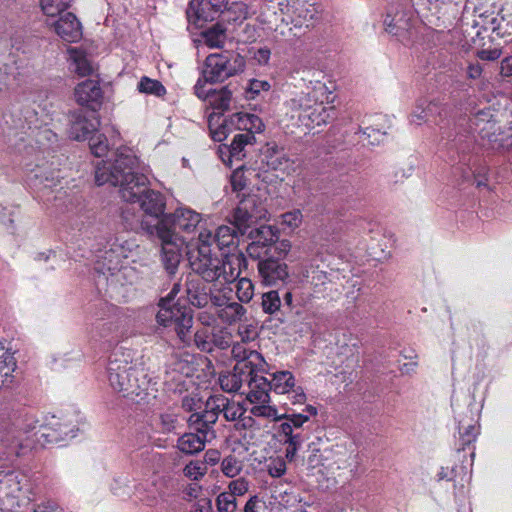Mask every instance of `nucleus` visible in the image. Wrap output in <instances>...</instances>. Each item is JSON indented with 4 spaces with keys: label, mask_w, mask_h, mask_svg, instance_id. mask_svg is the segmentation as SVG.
I'll use <instances>...</instances> for the list:
<instances>
[{
    "label": "nucleus",
    "mask_w": 512,
    "mask_h": 512,
    "mask_svg": "<svg viewBox=\"0 0 512 512\" xmlns=\"http://www.w3.org/2000/svg\"><path fill=\"white\" fill-rule=\"evenodd\" d=\"M315 71L303 61H296L290 71V120L293 125L310 131L331 122L336 114L335 96L322 81L314 79Z\"/></svg>",
    "instance_id": "1"
},
{
    "label": "nucleus",
    "mask_w": 512,
    "mask_h": 512,
    "mask_svg": "<svg viewBox=\"0 0 512 512\" xmlns=\"http://www.w3.org/2000/svg\"><path fill=\"white\" fill-rule=\"evenodd\" d=\"M137 159L130 152H120L114 162L101 161L96 164L95 181L101 186L111 184L120 187L123 200L131 203L139 202L146 193L148 179L135 172Z\"/></svg>",
    "instance_id": "2"
},
{
    "label": "nucleus",
    "mask_w": 512,
    "mask_h": 512,
    "mask_svg": "<svg viewBox=\"0 0 512 512\" xmlns=\"http://www.w3.org/2000/svg\"><path fill=\"white\" fill-rule=\"evenodd\" d=\"M192 271L206 282L223 281L232 283L241 274V266L246 263L242 255L221 258L212 249L196 241L195 247L188 252Z\"/></svg>",
    "instance_id": "3"
},
{
    "label": "nucleus",
    "mask_w": 512,
    "mask_h": 512,
    "mask_svg": "<svg viewBox=\"0 0 512 512\" xmlns=\"http://www.w3.org/2000/svg\"><path fill=\"white\" fill-rule=\"evenodd\" d=\"M139 254L140 247L134 240L115 242L101 256L102 261L98 262L97 269L106 276L107 282L122 283L132 271V268L122 264V259H131L132 262H135V257Z\"/></svg>",
    "instance_id": "4"
},
{
    "label": "nucleus",
    "mask_w": 512,
    "mask_h": 512,
    "mask_svg": "<svg viewBox=\"0 0 512 512\" xmlns=\"http://www.w3.org/2000/svg\"><path fill=\"white\" fill-rule=\"evenodd\" d=\"M107 373L108 381L114 391L124 395H139L138 370L123 354L114 353L110 357Z\"/></svg>",
    "instance_id": "5"
},
{
    "label": "nucleus",
    "mask_w": 512,
    "mask_h": 512,
    "mask_svg": "<svg viewBox=\"0 0 512 512\" xmlns=\"http://www.w3.org/2000/svg\"><path fill=\"white\" fill-rule=\"evenodd\" d=\"M159 307L156 315L157 322L164 327H173L179 340L184 345L189 344L193 325L191 310L179 304H168L167 299H161Z\"/></svg>",
    "instance_id": "6"
},
{
    "label": "nucleus",
    "mask_w": 512,
    "mask_h": 512,
    "mask_svg": "<svg viewBox=\"0 0 512 512\" xmlns=\"http://www.w3.org/2000/svg\"><path fill=\"white\" fill-rule=\"evenodd\" d=\"M244 58L240 55L228 56L224 54H211L206 58L202 72V83L221 82L243 71Z\"/></svg>",
    "instance_id": "7"
},
{
    "label": "nucleus",
    "mask_w": 512,
    "mask_h": 512,
    "mask_svg": "<svg viewBox=\"0 0 512 512\" xmlns=\"http://www.w3.org/2000/svg\"><path fill=\"white\" fill-rule=\"evenodd\" d=\"M264 366V358L262 356H257L256 354H252L250 361L236 363L232 371L219 376L221 389L227 393H241L243 384L248 383L253 371H263Z\"/></svg>",
    "instance_id": "8"
},
{
    "label": "nucleus",
    "mask_w": 512,
    "mask_h": 512,
    "mask_svg": "<svg viewBox=\"0 0 512 512\" xmlns=\"http://www.w3.org/2000/svg\"><path fill=\"white\" fill-rule=\"evenodd\" d=\"M350 453L343 446L336 445L323 452L316 450L308 458V466L312 469L319 468L321 474L334 476L336 472L349 466Z\"/></svg>",
    "instance_id": "9"
},
{
    "label": "nucleus",
    "mask_w": 512,
    "mask_h": 512,
    "mask_svg": "<svg viewBox=\"0 0 512 512\" xmlns=\"http://www.w3.org/2000/svg\"><path fill=\"white\" fill-rule=\"evenodd\" d=\"M162 225H164L167 230L175 231L178 235L179 233L190 235L195 232L197 228H199V232L203 228H207L202 215L187 207H180L172 214L165 215L156 224V226Z\"/></svg>",
    "instance_id": "10"
},
{
    "label": "nucleus",
    "mask_w": 512,
    "mask_h": 512,
    "mask_svg": "<svg viewBox=\"0 0 512 512\" xmlns=\"http://www.w3.org/2000/svg\"><path fill=\"white\" fill-rule=\"evenodd\" d=\"M155 228L157 236L161 241L164 267L169 274H174L181 260L184 240L175 231L167 230L164 225L156 226Z\"/></svg>",
    "instance_id": "11"
},
{
    "label": "nucleus",
    "mask_w": 512,
    "mask_h": 512,
    "mask_svg": "<svg viewBox=\"0 0 512 512\" xmlns=\"http://www.w3.org/2000/svg\"><path fill=\"white\" fill-rule=\"evenodd\" d=\"M211 304L217 318L225 325L240 323L246 318V308L241 303L232 301L226 292L211 295Z\"/></svg>",
    "instance_id": "12"
},
{
    "label": "nucleus",
    "mask_w": 512,
    "mask_h": 512,
    "mask_svg": "<svg viewBox=\"0 0 512 512\" xmlns=\"http://www.w3.org/2000/svg\"><path fill=\"white\" fill-rule=\"evenodd\" d=\"M413 13L401 7L391 8L385 18L384 27L386 32L394 35L402 41L409 40L413 27Z\"/></svg>",
    "instance_id": "13"
},
{
    "label": "nucleus",
    "mask_w": 512,
    "mask_h": 512,
    "mask_svg": "<svg viewBox=\"0 0 512 512\" xmlns=\"http://www.w3.org/2000/svg\"><path fill=\"white\" fill-rule=\"evenodd\" d=\"M290 7V24L295 28H310L323 12L316 0H293Z\"/></svg>",
    "instance_id": "14"
},
{
    "label": "nucleus",
    "mask_w": 512,
    "mask_h": 512,
    "mask_svg": "<svg viewBox=\"0 0 512 512\" xmlns=\"http://www.w3.org/2000/svg\"><path fill=\"white\" fill-rule=\"evenodd\" d=\"M490 108L478 111L471 119V128L490 144L496 137V133L500 131L501 126L499 120Z\"/></svg>",
    "instance_id": "15"
},
{
    "label": "nucleus",
    "mask_w": 512,
    "mask_h": 512,
    "mask_svg": "<svg viewBox=\"0 0 512 512\" xmlns=\"http://www.w3.org/2000/svg\"><path fill=\"white\" fill-rule=\"evenodd\" d=\"M74 98L79 105L96 111L102 104L103 91L98 81L88 79L75 87Z\"/></svg>",
    "instance_id": "16"
},
{
    "label": "nucleus",
    "mask_w": 512,
    "mask_h": 512,
    "mask_svg": "<svg viewBox=\"0 0 512 512\" xmlns=\"http://www.w3.org/2000/svg\"><path fill=\"white\" fill-rule=\"evenodd\" d=\"M46 24L52 27L56 34L66 42H76L82 37L81 24L71 12H66L57 20H46Z\"/></svg>",
    "instance_id": "17"
},
{
    "label": "nucleus",
    "mask_w": 512,
    "mask_h": 512,
    "mask_svg": "<svg viewBox=\"0 0 512 512\" xmlns=\"http://www.w3.org/2000/svg\"><path fill=\"white\" fill-rule=\"evenodd\" d=\"M443 111L442 106L434 101L427 99H420L416 102L412 112L409 116V122L414 125H422L424 123L435 121L438 116H441Z\"/></svg>",
    "instance_id": "18"
},
{
    "label": "nucleus",
    "mask_w": 512,
    "mask_h": 512,
    "mask_svg": "<svg viewBox=\"0 0 512 512\" xmlns=\"http://www.w3.org/2000/svg\"><path fill=\"white\" fill-rule=\"evenodd\" d=\"M195 93L199 98L205 100L215 111L221 112L229 108L231 92L227 88L206 90L202 80L199 79L195 85Z\"/></svg>",
    "instance_id": "19"
},
{
    "label": "nucleus",
    "mask_w": 512,
    "mask_h": 512,
    "mask_svg": "<svg viewBox=\"0 0 512 512\" xmlns=\"http://www.w3.org/2000/svg\"><path fill=\"white\" fill-rule=\"evenodd\" d=\"M260 372L253 371L247 383V390L241 392V394L246 395V399L251 403L264 404L269 401V381L260 375Z\"/></svg>",
    "instance_id": "20"
},
{
    "label": "nucleus",
    "mask_w": 512,
    "mask_h": 512,
    "mask_svg": "<svg viewBox=\"0 0 512 512\" xmlns=\"http://www.w3.org/2000/svg\"><path fill=\"white\" fill-rule=\"evenodd\" d=\"M196 241L207 245L209 248L216 243L219 249H223L234 244V231L228 226L218 227L215 233L211 228H203L199 232Z\"/></svg>",
    "instance_id": "21"
},
{
    "label": "nucleus",
    "mask_w": 512,
    "mask_h": 512,
    "mask_svg": "<svg viewBox=\"0 0 512 512\" xmlns=\"http://www.w3.org/2000/svg\"><path fill=\"white\" fill-rule=\"evenodd\" d=\"M190 375V367L183 360H174L165 373V385L169 390L182 391L185 379Z\"/></svg>",
    "instance_id": "22"
},
{
    "label": "nucleus",
    "mask_w": 512,
    "mask_h": 512,
    "mask_svg": "<svg viewBox=\"0 0 512 512\" xmlns=\"http://www.w3.org/2000/svg\"><path fill=\"white\" fill-rule=\"evenodd\" d=\"M258 270L267 284L275 285L278 281L285 283L288 277L287 265L275 259H267L258 263Z\"/></svg>",
    "instance_id": "23"
},
{
    "label": "nucleus",
    "mask_w": 512,
    "mask_h": 512,
    "mask_svg": "<svg viewBox=\"0 0 512 512\" xmlns=\"http://www.w3.org/2000/svg\"><path fill=\"white\" fill-rule=\"evenodd\" d=\"M229 123L237 130L246 131V133H260L264 129L262 120L254 114L249 113H235L231 116Z\"/></svg>",
    "instance_id": "24"
},
{
    "label": "nucleus",
    "mask_w": 512,
    "mask_h": 512,
    "mask_svg": "<svg viewBox=\"0 0 512 512\" xmlns=\"http://www.w3.org/2000/svg\"><path fill=\"white\" fill-rule=\"evenodd\" d=\"M70 68L79 77L93 74L95 67L86 52L80 48L68 49Z\"/></svg>",
    "instance_id": "25"
},
{
    "label": "nucleus",
    "mask_w": 512,
    "mask_h": 512,
    "mask_svg": "<svg viewBox=\"0 0 512 512\" xmlns=\"http://www.w3.org/2000/svg\"><path fill=\"white\" fill-rule=\"evenodd\" d=\"M37 423L38 421L34 417H30L25 427L13 431L10 446L17 455H20L22 450L31 448L33 441L29 433L37 427Z\"/></svg>",
    "instance_id": "26"
},
{
    "label": "nucleus",
    "mask_w": 512,
    "mask_h": 512,
    "mask_svg": "<svg viewBox=\"0 0 512 512\" xmlns=\"http://www.w3.org/2000/svg\"><path fill=\"white\" fill-rule=\"evenodd\" d=\"M141 209L149 216L158 218L165 209L164 196L157 191L147 190L139 201Z\"/></svg>",
    "instance_id": "27"
},
{
    "label": "nucleus",
    "mask_w": 512,
    "mask_h": 512,
    "mask_svg": "<svg viewBox=\"0 0 512 512\" xmlns=\"http://www.w3.org/2000/svg\"><path fill=\"white\" fill-rule=\"evenodd\" d=\"M174 491L172 482L163 478L155 483V493L148 494L143 501L150 507L157 506L160 503H168L174 495Z\"/></svg>",
    "instance_id": "28"
},
{
    "label": "nucleus",
    "mask_w": 512,
    "mask_h": 512,
    "mask_svg": "<svg viewBox=\"0 0 512 512\" xmlns=\"http://www.w3.org/2000/svg\"><path fill=\"white\" fill-rule=\"evenodd\" d=\"M268 507L270 512H287L288 488L285 484H271Z\"/></svg>",
    "instance_id": "29"
},
{
    "label": "nucleus",
    "mask_w": 512,
    "mask_h": 512,
    "mask_svg": "<svg viewBox=\"0 0 512 512\" xmlns=\"http://www.w3.org/2000/svg\"><path fill=\"white\" fill-rule=\"evenodd\" d=\"M208 441L206 435L195 434L194 432L185 433L177 442L178 449L185 454H195L205 448Z\"/></svg>",
    "instance_id": "30"
},
{
    "label": "nucleus",
    "mask_w": 512,
    "mask_h": 512,
    "mask_svg": "<svg viewBox=\"0 0 512 512\" xmlns=\"http://www.w3.org/2000/svg\"><path fill=\"white\" fill-rule=\"evenodd\" d=\"M17 362L14 356L6 351L0 354V389L10 387L14 382V371Z\"/></svg>",
    "instance_id": "31"
},
{
    "label": "nucleus",
    "mask_w": 512,
    "mask_h": 512,
    "mask_svg": "<svg viewBox=\"0 0 512 512\" xmlns=\"http://www.w3.org/2000/svg\"><path fill=\"white\" fill-rule=\"evenodd\" d=\"M95 130L96 125L92 121L81 115H76L71 123L70 136L77 141L86 140L93 135Z\"/></svg>",
    "instance_id": "32"
},
{
    "label": "nucleus",
    "mask_w": 512,
    "mask_h": 512,
    "mask_svg": "<svg viewBox=\"0 0 512 512\" xmlns=\"http://www.w3.org/2000/svg\"><path fill=\"white\" fill-rule=\"evenodd\" d=\"M202 39L209 48H221L226 41V29L220 24H215L202 33Z\"/></svg>",
    "instance_id": "33"
},
{
    "label": "nucleus",
    "mask_w": 512,
    "mask_h": 512,
    "mask_svg": "<svg viewBox=\"0 0 512 512\" xmlns=\"http://www.w3.org/2000/svg\"><path fill=\"white\" fill-rule=\"evenodd\" d=\"M72 0H41L40 5L47 20L52 21L70 6Z\"/></svg>",
    "instance_id": "34"
},
{
    "label": "nucleus",
    "mask_w": 512,
    "mask_h": 512,
    "mask_svg": "<svg viewBox=\"0 0 512 512\" xmlns=\"http://www.w3.org/2000/svg\"><path fill=\"white\" fill-rule=\"evenodd\" d=\"M287 458L288 448H286L281 455L269 457L266 463L268 474L273 478H280L285 475L287 471Z\"/></svg>",
    "instance_id": "35"
},
{
    "label": "nucleus",
    "mask_w": 512,
    "mask_h": 512,
    "mask_svg": "<svg viewBox=\"0 0 512 512\" xmlns=\"http://www.w3.org/2000/svg\"><path fill=\"white\" fill-rule=\"evenodd\" d=\"M247 205L248 203H239L233 215L234 225L242 234L246 232L247 228L257 221L255 218L250 217L246 208Z\"/></svg>",
    "instance_id": "36"
},
{
    "label": "nucleus",
    "mask_w": 512,
    "mask_h": 512,
    "mask_svg": "<svg viewBox=\"0 0 512 512\" xmlns=\"http://www.w3.org/2000/svg\"><path fill=\"white\" fill-rule=\"evenodd\" d=\"M220 468L226 477L234 478L241 473L243 462L234 455H228L222 459Z\"/></svg>",
    "instance_id": "37"
},
{
    "label": "nucleus",
    "mask_w": 512,
    "mask_h": 512,
    "mask_svg": "<svg viewBox=\"0 0 512 512\" xmlns=\"http://www.w3.org/2000/svg\"><path fill=\"white\" fill-rule=\"evenodd\" d=\"M187 295L190 303L198 308L205 307L209 300L211 301V296H209L205 289H199L195 287L192 282L187 286Z\"/></svg>",
    "instance_id": "38"
},
{
    "label": "nucleus",
    "mask_w": 512,
    "mask_h": 512,
    "mask_svg": "<svg viewBox=\"0 0 512 512\" xmlns=\"http://www.w3.org/2000/svg\"><path fill=\"white\" fill-rule=\"evenodd\" d=\"M138 90L142 93L161 97L166 94L165 87L158 80L142 77L138 83Z\"/></svg>",
    "instance_id": "39"
},
{
    "label": "nucleus",
    "mask_w": 512,
    "mask_h": 512,
    "mask_svg": "<svg viewBox=\"0 0 512 512\" xmlns=\"http://www.w3.org/2000/svg\"><path fill=\"white\" fill-rule=\"evenodd\" d=\"M188 425L190 429L194 430L195 434L206 435V438L209 439V436L214 437V431L208 426V424L204 423L202 417H200V412L192 413L188 418Z\"/></svg>",
    "instance_id": "40"
},
{
    "label": "nucleus",
    "mask_w": 512,
    "mask_h": 512,
    "mask_svg": "<svg viewBox=\"0 0 512 512\" xmlns=\"http://www.w3.org/2000/svg\"><path fill=\"white\" fill-rule=\"evenodd\" d=\"M459 433L463 445L471 444L473 441H475L477 435L479 434V426L477 425V421H474L473 423H465L461 420L459 422Z\"/></svg>",
    "instance_id": "41"
},
{
    "label": "nucleus",
    "mask_w": 512,
    "mask_h": 512,
    "mask_svg": "<svg viewBox=\"0 0 512 512\" xmlns=\"http://www.w3.org/2000/svg\"><path fill=\"white\" fill-rule=\"evenodd\" d=\"M236 295L241 303H248L254 295V286L250 279L243 277L237 278Z\"/></svg>",
    "instance_id": "42"
},
{
    "label": "nucleus",
    "mask_w": 512,
    "mask_h": 512,
    "mask_svg": "<svg viewBox=\"0 0 512 512\" xmlns=\"http://www.w3.org/2000/svg\"><path fill=\"white\" fill-rule=\"evenodd\" d=\"M254 141L255 136L251 133H239L235 135L230 145L231 156L238 157L244 147L248 144H252Z\"/></svg>",
    "instance_id": "43"
},
{
    "label": "nucleus",
    "mask_w": 512,
    "mask_h": 512,
    "mask_svg": "<svg viewBox=\"0 0 512 512\" xmlns=\"http://www.w3.org/2000/svg\"><path fill=\"white\" fill-rule=\"evenodd\" d=\"M251 414L256 417L271 418L275 421L285 419L287 416L286 412L279 414L275 407L265 405V403L252 407Z\"/></svg>",
    "instance_id": "44"
},
{
    "label": "nucleus",
    "mask_w": 512,
    "mask_h": 512,
    "mask_svg": "<svg viewBox=\"0 0 512 512\" xmlns=\"http://www.w3.org/2000/svg\"><path fill=\"white\" fill-rule=\"evenodd\" d=\"M88 140L91 152L96 157H101L106 154L108 150V143L105 135L96 133L93 134Z\"/></svg>",
    "instance_id": "45"
},
{
    "label": "nucleus",
    "mask_w": 512,
    "mask_h": 512,
    "mask_svg": "<svg viewBox=\"0 0 512 512\" xmlns=\"http://www.w3.org/2000/svg\"><path fill=\"white\" fill-rule=\"evenodd\" d=\"M218 512H235L237 509L236 498L228 493L222 492L216 498Z\"/></svg>",
    "instance_id": "46"
},
{
    "label": "nucleus",
    "mask_w": 512,
    "mask_h": 512,
    "mask_svg": "<svg viewBox=\"0 0 512 512\" xmlns=\"http://www.w3.org/2000/svg\"><path fill=\"white\" fill-rule=\"evenodd\" d=\"M281 300L277 291H269L262 296V307L264 312L273 314L280 308Z\"/></svg>",
    "instance_id": "47"
},
{
    "label": "nucleus",
    "mask_w": 512,
    "mask_h": 512,
    "mask_svg": "<svg viewBox=\"0 0 512 512\" xmlns=\"http://www.w3.org/2000/svg\"><path fill=\"white\" fill-rule=\"evenodd\" d=\"M184 475L191 480L201 479L207 472V466L200 461H191L184 467Z\"/></svg>",
    "instance_id": "48"
},
{
    "label": "nucleus",
    "mask_w": 512,
    "mask_h": 512,
    "mask_svg": "<svg viewBox=\"0 0 512 512\" xmlns=\"http://www.w3.org/2000/svg\"><path fill=\"white\" fill-rule=\"evenodd\" d=\"M316 414L317 409L311 405H307L301 413L290 410V424L296 428L301 427L311 416H315Z\"/></svg>",
    "instance_id": "49"
},
{
    "label": "nucleus",
    "mask_w": 512,
    "mask_h": 512,
    "mask_svg": "<svg viewBox=\"0 0 512 512\" xmlns=\"http://www.w3.org/2000/svg\"><path fill=\"white\" fill-rule=\"evenodd\" d=\"M492 148H503L510 149L512 148V127L503 130L502 127L500 131L496 133L495 139L491 143Z\"/></svg>",
    "instance_id": "50"
},
{
    "label": "nucleus",
    "mask_w": 512,
    "mask_h": 512,
    "mask_svg": "<svg viewBox=\"0 0 512 512\" xmlns=\"http://www.w3.org/2000/svg\"><path fill=\"white\" fill-rule=\"evenodd\" d=\"M231 353H232L233 358L237 360V363L250 361V357L252 356V354H256L257 356H262L260 353H258L255 350H248L245 347V343H243V342L235 343L232 347Z\"/></svg>",
    "instance_id": "51"
},
{
    "label": "nucleus",
    "mask_w": 512,
    "mask_h": 512,
    "mask_svg": "<svg viewBox=\"0 0 512 512\" xmlns=\"http://www.w3.org/2000/svg\"><path fill=\"white\" fill-rule=\"evenodd\" d=\"M270 390H273L277 394H285L288 392V377L287 372L281 371L273 375L271 381H269Z\"/></svg>",
    "instance_id": "52"
},
{
    "label": "nucleus",
    "mask_w": 512,
    "mask_h": 512,
    "mask_svg": "<svg viewBox=\"0 0 512 512\" xmlns=\"http://www.w3.org/2000/svg\"><path fill=\"white\" fill-rule=\"evenodd\" d=\"M194 342L196 346L205 352L212 350L211 333L208 328L199 329L194 334Z\"/></svg>",
    "instance_id": "53"
},
{
    "label": "nucleus",
    "mask_w": 512,
    "mask_h": 512,
    "mask_svg": "<svg viewBox=\"0 0 512 512\" xmlns=\"http://www.w3.org/2000/svg\"><path fill=\"white\" fill-rule=\"evenodd\" d=\"M240 203H248L246 208L250 217L258 220L264 216V209L260 204H258V199L255 195H249L245 197L240 201Z\"/></svg>",
    "instance_id": "54"
},
{
    "label": "nucleus",
    "mask_w": 512,
    "mask_h": 512,
    "mask_svg": "<svg viewBox=\"0 0 512 512\" xmlns=\"http://www.w3.org/2000/svg\"><path fill=\"white\" fill-rule=\"evenodd\" d=\"M249 486V481L244 477H240L229 483L228 493L232 494L235 498L236 496H243L245 493L248 492Z\"/></svg>",
    "instance_id": "55"
},
{
    "label": "nucleus",
    "mask_w": 512,
    "mask_h": 512,
    "mask_svg": "<svg viewBox=\"0 0 512 512\" xmlns=\"http://www.w3.org/2000/svg\"><path fill=\"white\" fill-rule=\"evenodd\" d=\"M228 405V398L223 395H214L207 399L206 408L210 411L216 412L218 416L219 413H224L225 406Z\"/></svg>",
    "instance_id": "56"
},
{
    "label": "nucleus",
    "mask_w": 512,
    "mask_h": 512,
    "mask_svg": "<svg viewBox=\"0 0 512 512\" xmlns=\"http://www.w3.org/2000/svg\"><path fill=\"white\" fill-rule=\"evenodd\" d=\"M244 412V408L239 403L228 399V405L225 406L223 416L227 421H235L239 419Z\"/></svg>",
    "instance_id": "57"
},
{
    "label": "nucleus",
    "mask_w": 512,
    "mask_h": 512,
    "mask_svg": "<svg viewBox=\"0 0 512 512\" xmlns=\"http://www.w3.org/2000/svg\"><path fill=\"white\" fill-rule=\"evenodd\" d=\"M182 408L187 412H198L202 408L201 399L196 394H188L182 398Z\"/></svg>",
    "instance_id": "58"
},
{
    "label": "nucleus",
    "mask_w": 512,
    "mask_h": 512,
    "mask_svg": "<svg viewBox=\"0 0 512 512\" xmlns=\"http://www.w3.org/2000/svg\"><path fill=\"white\" fill-rule=\"evenodd\" d=\"M241 342L247 343L256 337L255 327L251 324H240L237 331Z\"/></svg>",
    "instance_id": "59"
},
{
    "label": "nucleus",
    "mask_w": 512,
    "mask_h": 512,
    "mask_svg": "<svg viewBox=\"0 0 512 512\" xmlns=\"http://www.w3.org/2000/svg\"><path fill=\"white\" fill-rule=\"evenodd\" d=\"M200 5V2L193 0L190 2L186 11L189 21L194 24H198L200 20H205V17L199 11Z\"/></svg>",
    "instance_id": "60"
},
{
    "label": "nucleus",
    "mask_w": 512,
    "mask_h": 512,
    "mask_svg": "<svg viewBox=\"0 0 512 512\" xmlns=\"http://www.w3.org/2000/svg\"><path fill=\"white\" fill-rule=\"evenodd\" d=\"M501 55H502V50L499 48L482 49L477 52L478 58L481 60H484V61L497 60Z\"/></svg>",
    "instance_id": "61"
},
{
    "label": "nucleus",
    "mask_w": 512,
    "mask_h": 512,
    "mask_svg": "<svg viewBox=\"0 0 512 512\" xmlns=\"http://www.w3.org/2000/svg\"><path fill=\"white\" fill-rule=\"evenodd\" d=\"M176 416L173 414L165 413L160 415V423L166 432H170L175 428Z\"/></svg>",
    "instance_id": "62"
},
{
    "label": "nucleus",
    "mask_w": 512,
    "mask_h": 512,
    "mask_svg": "<svg viewBox=\"0 0 512 512\" xmlns=\"http://www.w3.org/2000/svg\"><path fill=\"white\" fill-rule=\"evenodd\" d=\"M293 399V404H302L306 400V395L301 387L294 388V384L290 382V400Z\"/></svg>",
    "instance_id": "63"
},
{
    "label": "nucleus",
    "mask_w": 512,
    "mask_h": 512,
    "mask_svg": "<svg viewBox=\"0 0 512 512\" xmlns=\"http://www.w3.org/2000/svg\"><path fill=\"white\" fill-rule=\"evenodd\" d=\"M500 74L503 77L512 76V55L504 58L501 61Z\"/></svg>",
    "instance_id": "64"
}]
</instances>
